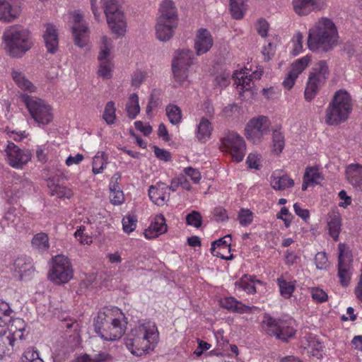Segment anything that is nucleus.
<instances>
[{
    "label": "nucleus",
    "instance_id": "nucleus-35",
    "mask_svg": "<svg viewBox=\"0 0 362 362\" xmlns=\"http://www.w3.org/2000/svg\"><path fill=\"white\" fill-rule=\"evenodd\" d=\"M221 305L233 312L238 313H250L252 308L236 300L234 297H226L221 300Z\"/></svg>",
    "mask_w": 362,
    "mask_h": 362
},
{
    "label": "nucleus",
    "instance_id": "nucleus-62",
    "mask_svg": "<svg viewBox=\"0 0 362 362\" xmlns=\"http://www.w3.org/2000/svg\"><path fill=\"white\" fill-rule=\"evenodd\" d=\"M110 202L114 205H121L124 201V193L121 189L110 191Z\"/></svg>",
    "mask_w": 362,
    "mask_h": 362
},
{
    "label": "nucleus",
    "instance_id": "nucleus-55",
    "mask_svg": "<svg viewBox=\"0 0 362 362\" xmlns=\"http://www.w3.org/2000/svg\"><path fill=\"white\" fill-rule=\"evenodd\" d=\"M137 219L134 215L128 214L122 219L123 230L127 233H130L136 227Z\"/></svg>",
    "mask_w": 362,
    "mask_h": 362
},
{
    "label": "nucleus",
    "instance_id": "nucleus-53",
    "mask_svg": "<svg viewBox=\"0 0 362 362\" xmlns=\"http://www.w3.org/2000/svg\"><path fill=\"white\" fill-rule=\"evenodd\" d=\"M74 236L77 240L83 245H90L93 242L92 236L86 232V227L80 226L74 233Z\"/></svg>",
    "mask_w": 362,
    "mask_h": 362
},
{
    "label": "nucleus",
    "instance_id": "nucleus-20",
    "mask_svg": "<svg viewBox=\"0 0 362 362\" xmlns=\"http://www.w3.org/2000/svg\"><path fill=\"white\" fill-rule=\"evenodd\" d=\"M214 45V39L211 33L206 28L197 30L194 40V49L197 56L208 52Z\"/></svg>",
    "mask_w": 362,
    "mask_h": 362
},
{
    "label": "nucleus",
    "instance_id": "nucleus-24",
    "mask_svg": "<svg viewBox=\"0 0 362 362\" xmlns=\"http://www.w3.org/2000/svg\"><path fill=\"white\" fill-rule=\"evenodd\" d=\"M157 20L178 23V12L173 0H162L159 4Z\"/></svg>",
    "mask_w": 362,
    "mask_h": 362
},
{
    "label": "nucleus",
    "instance_id": "nucleus-12",
    "mask_svg": "<svg viewBox=\"0 0 362 362\" xmlns=\"http://www.w3.org/2000/svg\"><path fill=\"white\" fill-rule=\"evenodd\" d=\"M73 276V269L68 257L62 255L55 256L48 272V279L54 284L59 285L69 282Z\"/></svg>",
    "mask_w": 362,
    "mask_h": 362
},
{
    "label": "nucleus",
    "instance_id": "nucleus-16",
    "mask_svg": "<svg viewBox=\"0 0 362 362\" xmlns=\"http://www.w3.org/2000/svg\"><path fill=\"white\" fill-rule=\"evenodd\" d=\"M338 250V276L341 284L346 286L349 284L352 274V254L349 247L344 243H339Z\"/></svg>",
    "mask_w": 362,
    "mask_h": 362
},
{
    "label": "nucleus",
    "instance_id": "nucleus-41",
    "mask_svg": "<svg viewBox=\"0 0 362 362\" xmlns=\"http://www.w3.org/2000/svg\"><path fill=\"white\" fill-rule=\"evenodd\" d=\"M277 284L281 296L286 299L290 298L296 288V281L295 280L287 281L283 277H280L277 279Z\"/></svg>",
    "mask_w": 362,
    "mask_h": 362
},
{
    "label": "nucleus",
    "instance_id": "nucleus-40",
    "mask_svg": "<svg viewBox=\"0 0 362 362\" xmlns=\"http://www.w3.org/2000/svg\"><path fill=\"white\" fill-rule=\"evenodd\" d=\"M108 156L104 151H98L93 158L92 172L94 175L100 174L106 168Z\"/></svg>",
    "mask_w": 362,
    "mask_h": 362
},
{
    "label": "nucleus",
    "instance_id": "nucleus-37",
    "mask_svg": "<svg viewBox=\"0 0 362 362\" xmlns=\"http://www.w3.org/2000/svg\"><path fill=\"white\" fill-rule=\"evenodd\" d=\"M32 269V266L27 263L23 257L16 258L11 267L13 276L19 280L23 279Z\"/></svg>",
    "mask_w": 362,
    "mask_h": 362
},
{
    "label": "nucleus",
    "instance_id": "nucleus-59",
    "mask_svg": "<svg viewBox=\"0 0 362 362\" xmlns=\"http://www.w3.org/2000/svg\"><path fill=\"white\" fill-rule=\"evenodd\" d=\"M112 358V356L108 352L100 351L92 357L89 356V362H111Z\"/></svg>",
    "mask_w": 362,
    "mask_h": 362
},
{
    "label": "nucleus",
    "instance_id": "nucleus-54",
    "mask_svg": "<svg viewBox=\"0 0 362 362\" xmlns=\"http://www.w3.org/2000/svg\"><path fill=\"white\" fill-rule=\"evenodd\" d=\"M303 35L300 33L295 34L292 38V49L291 54L294 56L299 54L303 50Z\"/></svg>",
    "mask_w": 362,
    "mask_h": 362
},
{
    "label": "nucleus",
    "instance_id": "nucleus-27",
    "mask_svg": "<svg viewBox=\"0 0 362 362\" xmlns=\"http://www.w3.org/2000/svg\"><path fill=\"white\" fill-rule=\"evenodd\" d=\"M165 219L162 214L157 215L144 234L146 239H153L167 231Z\"/></svg>",
    "mask_w": 362,
    "mask_h": 362
},
{
    "label": "nucleus",
    "instance_id": "nucleus-47",
    "mask_svg": "<svg viewBox=\"0 0 362 362\" xmlns=\"http://www.w3.org/2000/svg\"><path fill=\"white\" fill-rule=\"evenodd\" d=\"M166 115L170 122L173 125L179 124L182 122V111L174 104H170L165 108Z\"/></svg>",
    "mask_w": 362,
    "mask_h": 362
},
{
    "label": "nucleus",
    "instance_id": "nucleus-34",
    "mask_svg": "<svg viewBox=\"0 0 362 362\" xmlns=\"http://www.w3.org/2000/svg\"><path fill=\"white\" fill-rule=\"evenodd\" d=\"M212 132L211 122L208 119L202 117L197 125L195 136L198 141L206 142L210 139Z\"/></svg>",
    "mask_w": 362,
    "mask_h": 362
},
{
    "label": "nucleus",
    "instance_id": "nucleus-32",
    "mask_svg": "<svg viewBox=\"0 0 362 362\" xmlns=\"http://www.w3.org/2000/svg\"><path fill=\"white\" fill-rule=\"evenodd\" d=\"M341 227V218L339 213L332 211L329 214L327 221V228L329 235L334 240H337Z\"/></svg>",
    "mask_w": 362,
    "mask_h": 362
},
{
    "label": "nucleus",
    "instance_id": "nucleus-8",
    "mask_svg": "<svg viewBox=\"0 0 362 362\" xmlns=\"http://www.w3.org/2000/svg\"><path fill=\"white\" fill-rule=\"evenodd\" d=\"M262 329L269 335L275 336L277 339L287 341L294 337L296 332V323L290 317L284 318H273L269 314H264L262 321Z\"/></svg>",
    "mask_w": 362,
    "mask_h": 362
},
{
    "label": "nucleus",
    "instance_id": "nucleus-60",
    "mask_svg": "<svg viewBox=\"0 0 362 362\" xmlns=\"http://www.w3.org/2000/svg\"><path fill=\"white\" fill-rule=\"evenodd\" d=\"M316 267L319 269H324L328 267L329 262L325 252H320L316 254L315 257Z\"/></svg>",
    "mask_w": 362,
    "mask_h": 362
},
{
    "label": "nucleus",
    "instance_id": "nucleus-6",
    "mask_svg": "<svg viewBox=\"0 0 362 362\" xmlns=\"http://www.w3.org/2000/svg\"><path fill=\"white\" fill-rule=\"evenodd\" d=\"M194 54L189 49L182 48L175 52L172 71L175 86H187L190 83V66L194 64Z\"/></svg>",
    "mask_w": 362,
    "mask_h": 362
},
{
    "label": "nucleus",
    "instance_id": "nucleus-14",
    "mask_svg": "<svg viewBox=\"0 0 362 362\" xmlns=\"http://www.w3.org/2000/svg\"><path fill=\"white\" fill-rule=\"evenodd\" d=\"M270 122L265 116L251 119L245 126V135L253 144H258L270 132Z\"/></svg>",
    "mask_w": 362,
    "mask_h": 362
},
{
    "label": "nucleus",
    "instance_id": "nucleus-23",
    "mask_svg": "<svg viewBox=\"0 0 362 362\" xmlns=\"http://www.w3.org/2000/svg\"><path fill=\"white\" fill-rule=\"evenodd\" d=\"M23 332H18V327L15 329L13 325H11L8 330L0 334V357L12 350L13 343L16 337L21 339Z\"/></svg>",
    "mask_w": 362,
    "mask_h": 362
},
{
    "label": "nucleus",
    "instance_id": "nucleus-25",
    "mask_svg": "<svg viewBox=\"0 0 362 362\" xmlns=\"http://www.w3.org/2000/svg\"><path fill=\"white\" fill-rule=\"evenodd\" d=\"M170 188L163 182L152 185L148 189V196L151 200L158 206H163L169 199Z\"/></svg>",
    "mask_w": 362,
    "mask_h": 362
},
{
    "label": "nucleus",
    "instance_id": "nucleus-52",
    "mask_svg": "<svg viewBox=\"0 0 362 362\" xmlns=\"http://www.w3.org/2000/svg\"><path fill=\"white\" fill-rule=\"evenodd\" d=\"M307 182H311V184L317 185L322 180V176L319 172L317 168H308L303 176Z\"/></svg>",
    "mask_w": 362,
    "mask_h": 362
},
{
    "label": "nucleus",
    "instance_id": "nucleus-4",
    "mask_svg": "<svg viewBox=\"0 0 362 362\" xmlns=\"http://www.w3.org/2000/svg\"><path fill=\"white\" fill-rule=\"evenodd\" d=\"M4 49L13 57H23L33 46L34 41L31 32L23 27L11 26L3 34Z\"/></svg>",
    "mask_w": 362,
    "mask_h": 362
},
{
    "label": "nucleus",
    "instance_id": "nucleus-42",
    "mask_svg": "<svg viewBox=\"0 0 362 362\" xmlns=\"http://www.w3.org/2000/svg\"><path fill=\"white\" fill-rule=\"evenodd\" d=\"M48 187L51 194L58 198L70 199L73 196V192L70 188L59 184H55L51 180L48 182Z\"/></svg>",
    "mask_w": 362,
    "mask_h": 362
},
{
    "label": "nucleus",
    "instance_id": "nucleus-15",
    "mask_svg": "<svg viewBox=\"0 0 362 362\" xmlns=\"http://www.w3.org/2000/svg\"><path fill=\"white\" fill-rule=\"evenodd\" d=\"M7 163L16 169H22L31 159V153L27 149H21L12 141H8L3 151Z\"/></svg>",
    "mask_w": 362,
    "mask_h": 362
},
{
    "label": "nucleus",
    "instance_id": "nucleus-28",
    "mask_svg": "<svg viewBox=\"0 0 362 362\" xmlns=\"http://www.w3.org/2000/svg\"><path fill=\"white\" fill-rule=\"evenodd\" d=\"M45 30L43 34V39L47 52L54 54L57 52L59 45L58 32L56 26L51 23L45 25Z\"/></svg>",
    "mask_w": 362,
    "mask_h": 362
},
{
    "label": "nucleus",
    "instance_id": "nucleus-31",
    "mask_svg": "<svg viewBox=\"0 0 362 362\" xmlns=\"http://www.w3.org/2000/svg\"><path fill=\"white\" fill-rule=\"evenodd\" d=\"M232 238L230 235H227L212 243L211 252L213 255L221 257L224 259H230L232 255L226 257L223 255L224 252H230Z\"/></svg>",
    "mask_w": 362,
    "mask_h": 362
},
{
    "label": "nucleus",
    "instance_id": "nucleus-18",
    "mask_svg": "<svg viewBox=\"0 0 362 362\" xmlns=\"http://www.w3.org/2000/svg\"><path fill=\"white\" fill-rule=\"evenodd\" d=\"M327 0H291L294 13L298 16H306L327 6Z\"/></svg>",
    "mask_w": 362,
    "mask_h": 362
},
{
    "label": "nucleus",
    "instance_id": "nucleus-5",
    "mask_svg": "<svg viewBox=\"0 0 362 362\" xmlns=\"http://www.w3.org/2000/svg\"><path fill=\"white\" fill-rule=\"evenodd\" d=\"M352 110L351 99L344 90L337 91L329 102L325 116L326 124L336 126L347 120Z\"/></svg>",
    "mask_w": 362,
    "mask_h": 362
},
{
    "label": "nucleus",
    "instance_id": "nucleus-33",
    "mask_svg": "<svg viewBox=\"0 0 362 362\" xmlns=\"http://www.w3.org/2000/svg\"><path fill=\"white\" fill-rule=\"evenodd\" d=\"M349 182L355 187L362 190V165L351 164L346 170Z\"/></svg>",
    "mask_w": 362,
    "mask_h": 362
},
{
    "label": "nucleus",
    "instance_id": "nucleus-11",
    "mask_svg": "<svg viewBox=\"0 0 362 362\" xmlns=\"http://www.w3.org/2000/svg\"><path fill=\"white\" fill-rule=\"evenodd\" d=\"M328 75L329 69L325 61H320L313 66L305 90V98L307 100L314 98L327 80Z\"/></svg>",
    "mask_w": 362,
    "mask_h": 362
},
{
    "label": "nucleus",
    "instance_id": "nucleus-61",
    "mask_svg": "<svg viewBox=\"0 0 362 362\" xmlns=\"http://www.w3.org/2000/svg\"><path fill=\"white\" fill-rule=\"evenodd\" d=\"M148 77V73L144 70H136L132 76V85L139 86Z\"/></svg>",
    "mask_w": 362,
    "mask_h": 362
},
{
    "label": "nucleus",
    "instance_id": "nucleus-43",
    "mask_svg": "<svg viewBox=\"0 0 362 362\" xmlns=\"http://www.w3.org/2000/svg\"><path fill=\"white\" fill-rule=\"evenodd\" d=\"M246 10V0H230V11L233 18L242 19Z\"/></svg>",
    "mask_w": 362,
    "mask_h": 362
},
{
    "label": "nucleus",
    "instance_id": "nucleus-13",
    "mask_svg": "<svg viewBox=\"0 0 362 362\" xmlns=\"http://www.w3.org/2000/svg\"><path fill=\"white\" fill-rule=\"evenodd\" d=\"M220 148L230 154L233 159L239 163L243 160L246 144L243 137L235 132H228L221 139Z\"/></svg>",
    "mask_w": 362,
    "mask_h": 362
},
{
    "label": "nucleus",
    "instance_id": "nucleus-29",
    "mask_svg": "<svg viewBox=\"0 0 362 362\" xmlns=\"http://www.w3.org/2000/svg\"><path fill=\"white\" fill-rule=\"evenodd\" d=\"M270 185L276 191H283L294 185V180L281 171L273 172L270 177Z\"/></svg>",
    "mask_w": 362,
    "mask_h": 362
},
{
    "label": "nucleus",
    "instance_id": "nucleus-19",
    "mask_svg": "<svg viewBox=\"0 0 362 362\" xmlns=\"http://www.w3.org/2000/svg\"><path fill=\"white\" fill-rule=\"evenodd\" d=\"M310 62V57L308 55L304 56L300 59L296 60L291 66L287 76L284 80L282 84L284 88L291 89L298 77L299 74H301L308 66Z\"/></svg>",
    "mask_w": 362,
    "mask_h": 362
},
{
    "label": "nucleus",
    "instance_id": "nucleus-10",
    "mask_svg": "<svg viewBox=\"0 0 362 362\" xmlns=\"http://www.w3.org/2000/svg\"><path fill=\"white\" fill-rule=\"evenodd\" d=\"M22 98L32 119L38 126L45 127L52 121V108L45 100L28 95H23Z\"/></svg>",
    "mask_w": 362,
    "mask_h": 362
},
{
    "label": "nucleus",
    "instance_id": "nucleus-48",
    "mask_svg": "<svg viewBox=\"0 0 362 362\" xmlns=\"http://www.w3.org/2000/svg\"><path fill=\"white\" fill-rule=\"evenodd\" d=\"M254 219V213L245 208H241L238 214V221L241 226L246 227L250 225Z\"/></svg>",
    "mask_w": 362,
    "mask_h": 362
},
{
    "label": "nucleus",
    "instance_id": "nucleus-7",
    "mask_svg": "<svg viewBox=\"0 0 362 362\" xmlns=\"http://www.w3.org/2000/svg\"><path fill=\"white\" fill-rule=\"evenodd\" d=\"M123 1L100 0L108 27L117 37L124 36L127 32V21L122 7Z\"/></svg>",
    "mask_w": 362,
    "mask_h": 362
},
{
    "label": "nucleus",
    "instance_id": "nucleus-50",
    "mask_svg": "<svg viewBox=\"0 0 362 362\" xmlns=\"http://www.w3.org/2000/svg\"><path fill=\"white\" fill-rule=\"evenodd\" d=\"M21 362H44L39 351L34 347L28 348L21 357Z\"/></svg>",
    "mask_w": 362,
    "mask_h": 362
},
{
    "label": "nucleus",
    "instance_id": "nucleus-22",
    "mask_svg": "<svg viewBox=\"0 0 362 362\" xmlns=\"http://www.w3.org/2000/svg\"><path fill=\"white\" fill-rule=\"evenodd\" d=\"M13 311L8 303L5 301H0V327L8 325L10 322L13 325V327L21 332L24 330V322L21 318L13 317Z\"/></svg>",
    "mask_w": 362,
    "mask_h": 362
},
{
    "label": "nucleus",
    "instance_id": "nucleus-17",
    "mask_svg": "<svg viewBox=\"0 0 362 362\" xmlns=\"http://www.w3.org/2000/svg\"><path fill=\"white\" fill-rule=\"evenodd\" d=\"M262 76L261 71H253L250 73L248 69L236 71L234 73V84L239 94L243 95L245 92H248L250 95L253 94L252 88L254 84V80L259 79Z\"/></svg>",
    "mask_w": 362,
    "mask_h": 362
},
{
    "label": "nucleus",
    "instance_id": "nucleus-46",
    "mask_svg": "<svg viewBox=\"0 0 362 362\" xmlns=\"http://www.w3.org/2000/svg\"><path fill=\"white\" fill-rule=\"evenodd\" d=\"M99 49L98 57H111V52L113 49L112 38L107 35H103L100 40Z\"/></svg>",
    "mask_w": 362,
    "mask_h": 362
},
{
    "label": "nucleus",
    "instance_id": "nucleus-45",
    "mask_svg": "<svg viewBox=\"0 0 362 362\" xmlns=\"http://www.w3.org/2000/svg\"><path fill=\"white\" fill-rule=\"evenodd\" d=\"M126 110L127 116L131 119L136 118V117L140 112L139 97L136 93H132L130 95L126 105Z\"/></svg>",
    "mask_w": 362,
    "mask_h": 362
},
{
    "label": "nucleus",
    "instance_id": "nucleus-57",
    "mask_svg": "<svg viewBox=\"0 0 362 362\" xmlns=\"http://www.w3.org/2000/svg\"><path fill=\"white\" fill-rule=\"evenodd\" d=\"M230 73L221 72L218 74L214 81V86L219 88L226 87L230 83Z\"/></svg>",
    "mask_w": 362,
    "mask_h": 362
},
{
    "label": "nucleus",
    "instance_id": "nucleus-30",
    "mask_svg": "<svg viewBox=\"0 0 362 362\" xmlns=\"http://www.w3.org/2000/svg\"><path fill=\"white\" fill-rule=\"evenodd\" d=\"M11 76L15 84L22 90L28 93L36 92V86L26 77L24 72L21 69H12Z\"/></svg>",
    "mask_w": 362,
    "mask_h": 362
},
{
    "label": "nucleus",
    "instance_id": "nucleus-3",
    "mask_svg": "<svg viewBox=\"0 0 362 362\" xmlns=\"http://www.w3.org/2000/svg\"><path fill=\"white\" fill-rule=\"evenodd\" d=\"M339 34L335 24L327 18H321L308 33V46L312 51L332 50L338 45Z\"/></svg>",
    "mask_w": 362,
    "mask_h": 362
},
{
    "label": "nucleus",
    "instance_id": "nucleus-1",
    "mask_svg": "<svg viewBox=\"0 0 362 362\" xmlns=\"http://www.w3.org/2000/svg\"><path fill=\"white\" fill-rule=\"evenodd\" d=\"M159 339L156 324L151 320H141L127 334L125 345L133 355L141 356L153 351Z\"/></svg>",
    "mask_w": 362,
    "mask_h": 362
},
{
    "label": "nucleus",
    "instance_id": "nucleus-56",
    "mask_svg": "<svg viewBox=\"0 0 362 362\" xmlns=\"http://www.w3.org/2000/svg\"><path fill=\"white\" fill-rule=\"evenodd\" d=\"M186 222L188 225L194 228H199L202 223V217L199 212L192 211L187 215Z\"/></svg>",
    "mask_w": 362,
    "mask_h": 362
},
{
    "label": "nucleus",
    "instance_id": "nucleus-64",
    "mask_svg": "<svg viewBox=\"0 0 362 362\" xmlns=\"http://www.w3.org/2000/svg\"><path fill=\"white\" fill-rule=\"evenodd\" d=\"M256 29L259 35L262 37H267L269 30L267 21L262 18L259 19L256 23Z\"/></svg>",
    "mask_w": 362,
    "mask_h": 362
},
{
    "label": "nucleus",
    "instance_id": "nucleus-63",
    "mask_svg": "<svg viewBox=\"0 0 362 362\" xmlns=\"http://www.w3.org/2000/svg\"><path fill=\"white\" fill-rule=\"evenodd\" d=\"M276 217L279 219H281L284 222V225L286 228H288L290 226L292 219V215L286 207H282L279 213L277 214Z\"/></svg>",
    "mask_w": 362,
    "mask_h": 362
},
{
    "label": "nucleus",
    "instance_id": "nucleus-51",
    "mask_svg": "<svg viewBox=\"0 0 362 362\" xmlns=\"http://www.w3.org/2000/svg\"><path fill=\"white\" fill-rule=\"evenodd\" d=\"M116 108L112 101L108 102L104 110L103 117L107 124H112L116 119Z\"/></svg>",
    "mask_w": 362,
    "mask_h": 362
},
{
    "label": "nucleus",
    "instance_id": "nucleus-39",
    "mask_svg": "<svg viewBox=\"0 0 362 362\" xmlns=\"http://www.w3.org/2000/svg\"><path fill=\"white\" fill-rule=\"evenodd\" d=\"M99 62L98 74L104 79H109L112 76L114 64L111 57H98Z\"/></svg>",
    "mask_w": 362,
    "mask_h": 362
},
{
    "label": "nucleus",
    "instance_id": "nucleus-26",
    "mask_svg": "<svg viewBox=\"0 0 362 362\" xmlns=\"http://www.w3.org/2000/svg\"><path fill=\"white\" fill-rule=\"evenodd\" d=\"M178 23L156 19L155 25L156 37L161 42L170 40L174 35Z\"/></svg>",
    "mask_w": 362,
    "mask_h": 362
},
{
    "label": "nucleus",
    "instance_id": "nucleus-36",
    "mask_svg": "<svg viewBox=\"0 0 362 362\" xmlns=\"http://www.w3.org/2000/svg\"><path fill=\"white\" fill-rule=\"evenodd\" d=\"M22 189L19 191V188L18 186H14L13 189L9 192H5L4 198L8 203H12L16 201V199L21 196H23L25 193H28L32 189V182L26 179H23L21 181Z\"/></svg>",
    "mask_w": 362,
    "mask_h": 362
},
{
    "label": "nucleus",
    "instance_id": "nucleus-9",
    "mask_svg": "<svg viewBox=\"0 0 362 362\" xmlns=\"http://www.w3.org/2000/svg\"><path fill=\"white\" fill-rule=\"evenodd\" d=\"M66 21L70 27L74 44L81 48L88 47L90 40V28L84 20V15L80 10L69 11Z\"/></svg>",
    "mask_w": 362,
    "mask_h": 362
},
{
    "label": "nucleus",
    "instance_id": "nucleus-38",
    "mask_svg": "<svg viewBox=\"0 0 362 362\" xmlns=\"http://www.w3.org/2000/svg\"><path fill=\"white\" fill-rule=\"evenodd\" d=\"M31 245L33 250L40 253H44L49 249V237L45 233H38L35 234L32 240Z\"/></svg>",
    "mask_w": 362,
    "mask_h": 362
},
{
    "label": "nucleus",
    "instance_id": "nucleus-21",
    "mask_svg": "<svg viewBox=\"0 0 362 362\" xmlns=\"http://www.w3.org/2000/svg\"><path fill=\"white\" fill-rule=\"evenodd\" d=\"M21 13V8L16 0H0V21L11 23Z\"/></svg>",
    "mask_w": 362,
    "mask_h": 362
},
{
    "label": "nucleus",
    "instance_id": "nucleus-2",
    "mask_svg": "<svg viewBox=\"0 0 362 362\" xmlns=\"http://www.w3.org/2000/svg\"><path fill=\"white\" fill-rule=\"evenodd\" d=\"M127 319L117 307H107L98 313L94 320L95 333L103 341H115L120 339L127 329Z\"/></svg>",
    "mask_w": 362,
    "mask_h": 362
},
{
    "label": "nucleus",
    "instance_id": "nucleus-58",
    "mask_svg": "<svg viewBox=\"0 0 362 362\" xmlns=\"http://www.w3.org/2000/svg\"><path fill=\"white\" fill-rule=\"evenodd\" d=\"M310 294L313 300L317 303H323L328 299L327 294L320 288H312L310 289Z\"/></svg>",
    "mask_w": 362,
    "mask_h": 362
},
{
    "label": "nucleus",
    "instance_id": "nucleus-44",
    "mask_svg": "<svg viewBox=\"0 0 362 362\" xmlns=\"http://www.w3.org/2000/svg\"><path fill=\"white\" fill-rule=\"evenodd\" d=\"M235 289L237 291H243L247 293H254L256 292L255 281L252 276L245 275L239 281L235 282Z\"/></svg>",
    "mask_w": 362,
    "mask_h": 362
},
{
    "label": "nucleus",
    "instance_id": "nucleus-49",
    "mask_svg": "<svg viewBox=\"0 0 362 362\" xmlns=\"http://www.w3.org/2000/svg\"><path fill=\"white\" fill-rule=\"evenodd\" d=\"M272 141L274 151L277 153L282 151L284 148V136L280 129H274L272 133Z\"/></svg>",
    "mask_w": 362,
    "mask_h": 362
}]
</instances>
